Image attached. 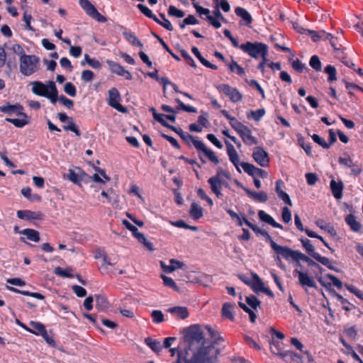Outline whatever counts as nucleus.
Here are the masks:
<instances>
[{"label":"nucleus","mask_w":363,"mask_h":363,"mask_svg":"<svg viewBox=\"0 0 363 363\" xmlns=\"http://www.w3.org/2000/svg\"><path fill=\"white\" fill-rule=\"evenodd\" d=\"M183 349L178 351L177 363H216L220 350L208 344L199 325L183 329Z\"/></svg>","instance_id":"obj_1"},{"label":"nucleus","mask_w":363,"mask_h":363,"mask_svg":"<svg viewBox=\"0 0 363 363\" xmlns=\"http://www.w3.org/2000/svg\"><path fill=\"white\" fill-rule=\"evenodd\" d=\"M23 106L18 103L11 104L9 102H6L5 104L0 106V111L1 113L10 116H16L21 117V118H6L7 122L12 123L17 128H23L29 123L28 116L23 112Z\"/></svg>","instance_id":"obj_2"},{"label":"nucleus","mask_w":363,"mask_h":363,"mask_svg":"<svg viewBox=\"0 0 363 363\" xmlns=\"http://www.w3.org/2000/svg\"><path fill=\"white\" fill-rule=\"evenodd\" d=\"M30 84L33 86L32 92L34 94L50 99L53 104L57 101L58 91L53 81H49L47 85L40 81L32 82Z\"/></svg>","instance_id":"obj_3"},{"label":"nucleus","mask_w":363,"mask_h":363,"mask_svg":"<svg viewBox=\"0 0 363 363\" xmlns=\"http://www.w3.org/2000/svg\"><path fill=\"white\" fill-rule=\"evenodd\" d=\"M240 48L244 52L255 59L264 57V56L268 55V47L262 43H251L247 41L245 43L241 44Z\"/></svg>","instance_id":"obj_4"},{"label":"nucleus","mask_w":363,"mask_h":363,"mask_svg":"<svg viewBox=\"0 0 363 363\" xmlns=\"http://www.w3.org/2000/svg\"><path fill=\"white\" fill-rule=\"evenodd\" d=\"M20 72L25 76H30L38 69L40 59L34 55H26L20 57Z\"/></svg>","instance_id":"obj_5"},{"label":"nucleus","mask_w":363,"mask_h":363,"mask_svg":"<svg viewBox=\"0 0 363 363\" xmlns=\"http://www.w3.org/2000/svg\"><path fill=\"white\" fill-rule=\"evenodd\" d=\"M300 241L303 247L309 256L321 263L323 265L327 267L328 269L338 272V269L333 267L332 262L328 258L321 256L315 251V247L310 240L307 238H301Z\"/></svg>","instance_id":"obj_6"},{"label":"nucleus","mask_w":363,"mask_h":363,"mask_svg":"<svg viewBox=\"0 0 363 363\" xmlns=\"http://www.w3.org/2000/svg\"><path fill=\"white\" fill-rule=\"evenodd\" d=\"M272 250L276 252L277 255H281L283 258L288 261L292 259L298 262V257L301 253L298 251L293 250L287 246H281L277 243H273Z\"/></svg>","instance_id":"obj_7"},{"label":"nucleus","mask_w":363,"mask_h":363,"mask_svg":"<svg viewBox=\"0 0 363 363\" xmlns=\"http://www.w3.org/2000/svg\"><path fill=\"white\" fill-rule=\"evenodd\" d=\"M108 104L116 109L118 111L125 113L128 112V109L126 107L122 106L120 104V101L121 100L120 93L118 90L113 87L108 90Z\"/></svg>","instance_id":"obj_8"},{"label":"nucleus","mask_w":363,"mask_h":363,"mask_svg":"<svg viewBox=\"0 0 363 363\" xmlns=\"http://www.w3.org/2000/svg\"><path fill=\"white\" fill-rule=\"evenodd\" d=\"M217 89L223 92L225 96L229 97L233 103L240 101L242 99V94L234 87L226 84H219L216 86Z\"/></svg>","instance_id":"obj_9"},{"label":"nucleus","mask_w":363,"mask_h":363,"mask_svg":"<svg viewBox=\"0 0 363 363\" xmlns=\"http://www.w3.org/2000/svg\"><path fill=\"white\" fill-rule=\"evenodd\" d=\"M252 157L261 167H267L269 163L268 153L261 147L257 146L254 149Z\"/></svg>","instance_id":"obj_10"},{"label":"nucleus","mask_w":363,"mask_h":363,"mask_svg":"<svg viewBox=\"0 0 363 363\" xmlns=\"http://www.w3.org/2000/svg\"><path fill=\"white\" fill-rule=\"evenodd\" d=\"M106 63L112 73L118 76L124 77L127 80H131L133 79L131 73L118 62L111 60H107Z\"/></svg>","instance_id":"obj_11"},{"label":"nucleus","mask_w":363,"mask_h":363,"mask_svg":"<svg viewBox=\"0 0 363 363\" xmlns=\"http://www.w3.org/2000/svg\"><path fill=\"white\" fill-rule=\"evenodd\" d=\"M57 118L62 123H64L65 121L68 122L67 125H65L62 126V128L65 130L72 131V132L74 133L77 136L81 135L78 126L74 122L73 118L67 116L65 113H58Z\"/></svg>","instance_id":"obj_12"},{"label":"nucleus","mask_w":363,"mask_h":363,"mask_svg":"<svg viewBox=\"0 0 363 363\" xmlns=\"http://www.w3.org/2000/svg\"><path fill=\"white\" fill-rule=\"evenodd\" d=\"M17 217L21 220L27 221L41 220L43 219L44 214L40 211L19 210L17 211Z\"/></svg>","instance_id":"obj_13"},{"label":"nucleus","mask_w":363,"mask_h":363,"mask_svg":"<svg viewBox=\"0 0 363 363\" xmlns=\"http://www.w3.org/2000/svg\"><path fill=\"white\" fill-rule=\"evenodd\" d=\"M240 164L246 173H247L249 175L253 177L259 176L262 178H266L267 177V173L266 171H264L262 169L256 167L255 165L252 164L243 162H241Z\"/></svg>","instance_id":"obj_14"},{"label":"nucleus","mask_w":363,"mask_h":363,"mask_svg":"<svg viewBox=\"0 0 363 363\" xmlns=\"http://www.w3.org/2000/svg\"><path fill=\"white\" fill-rule=\"evenodd\" d=\"M270 345L271 352L276 355L280 356L282 358H285L287 356H289L291 359H293L294 356L299 358V356L296 355V354L293 352H282V343L278 341L272 340Z\"/></svg>","instance_id":"obj_15"},{"label":"nucleus","mask_w":363,"mask_h":363,"mask_svg":"<svg viewBox=\"0 0 363 363\" xmlns=\"http://www.w3.org/2000/svg\"><path fill=\"white\" fill-rule=\"evenodd\" d=\"M193 4H194V7L195 8L196 11L200 15H205L206 16V19L215 28H219L221 26L220 22H219L213 16L210 15V10L209 9L203 8L202 6H201L196 4H194V3Z\"/></svg>","instance_id":"obj_16"},{"label":"nucleus","mask_w":363,"mask_h":363,"mask_svg":"<svg viewBox=\"0 0 363 363\" xmlns=\"http://www.w3.org/2000/svg\"><path fill=\"white\" fill-rule=\"evenodd\" d=\"M160 267L164 272L172 273L178 269H184L186 267V264L183 262L171 259L169 260V264H166L162 261H160Z\"/></svg>","instance_id":"obj_17"},{"label":"nucleus","mask_w":363,"mask_h":363,"mask_svg":"<svg viewBox=\"0 0 363 363\" xmlns=\"http://www.w3.org/2000/svg\"><path fill=\"white\" fill-rule=\"evenodd\" d=\"M225 143L226 145L227 153L230 161L235 165L237 170L239 172H241V170L239 168V155L236 150L235 149L234 146L228 140H225Z\"/></svg>","instance_id":"obj_18"},{"label":"nucleus","mask_w":363,"mask_h":363,"mask_svg":"<svg viewBox=\"0 0 363 363\" xmlns=\"http://www.w3.org/2000/svg\"><path fill=\"white\" fill-rule=\"evenodd\" d=\"M295 272L298 274V281L301 286L317 289L313 278L310 277L307 274L300 272L298 269H296Z\"/></svg>","instance_id":"obj_19"},{"label":"nucleus","mask_w":363,"mask_h":363,"mask_svg":"<svg viewBox=\"0 0 363 363\" xmlns=\"http://www.w3.org/2000/svg\"><path fill=\"white\" fill-rule=\"evenodd\" d=\"M29 325L31 328H30V330H27L28 332L35 334L36 335H47V330L45 329V325L43 323L31 320L29 323Z\"/></svg>","instance_id":"obj_20"},{"label":"nucleus","mask_w":363,"mask_h":363,"mask_svg":"<svg viewBox=\"0 0 363 363\" xmlns=\"http://www.w3.org/2000/svg\"><path fill=\"white\" fill-rule=\"evenodd\" d=\"M239 135L247 145H257L258 143L257 139L252 135L251 130L247 127L240 133Z\"/></svg>","instance_id":"obj_21"},{"label":"nucleus","mask_w":363,"mask_h":363,"mask_svg":"<svg viewBox=\"0 0 363 363\" xmlns=\"http://www.w3.org/2000/svg\"><path fill=\"white\" fill-rule=\"evenodd\" d=\"M247 196L256 201L264 203L268 200V196L266 192L262 191L259 192L253 191L247 188H243Z\"/></svg>","instance_id":"obj_22"},{"label":"nucleus","mask_w":363,"mask_h":363,"mask_svg":"<svg viewBox=\"0 0 363 363\" xmlns=\"http://www.w3.org/2000/svg\"><path fill=\"white\" fill-rule=\"evenodd\" d=\"M208 183L210 184V188L213 194L216 195L218 198L223 196L221 193L222 186L220 184V179L217 177H211L208 179Z\"/></svg>","instance_id":"obj_23"},{"label":"nucleus","mask_w":363,"mask_h":363,"mask_svg":"<svg viewBox=\"0 0 363 363\" xmlns=\"http://www.w3.org/2000/svg\"><path fill=\"white\" fill-rule=\"evenodd\" d=\"M343 188H344V185L341 181L337 182L334 179L331 180L330 189H331L333 196L335 199H340L342 198Z\"/></svg>","instance_id":"obj_24"},{"label":"nucleus","mask_w":363,"mask_h":363,"mask_svg":"<svg viewBox=\"0 0 363 363\" xmlns=\"http://www.w3.org/2000/svg\"><path fill=\"white\" fill-rule=\"evenodd\" d=\"M258 216L262 221L265 222L274 228L281 229L283 228V226L281 224L276 222L271 216H269L262 210L259 211Z\"/></svg>","instance_id":"obj_25"},{"label":"nucleus","mask_w":363,"mask_h":363,"mask_svg":"<svg viewBox=\"0 0 363 363\" xmlns=\"http://www.w3.org/2000/svg\"><path fill=\"white\" fill-rule=\"evenodd\" d=\"M235 14L240 17L244 21L245 25L249 26L252 22V18L250 13L244 8L236 7L235 9Z\"/></svg>","instance_id":"obj_26"},{"label":"nucleus","mask_w":363,"mask_h":363,"mask_svg":"<svg viewBox=\"0 0 363 363\" xmlns=\"http://www.w3.org/2000/svg\"><path fill=\"white\" fill-rule=\"evenodd\" d=\"M6 288L10 291H13V292H15V293H17V294H23L24 296H30V297H33V298H38V299H40V300H43L45 299V296L40 294V293H38V292H30V291H22V290H20V289H18L13 286H9V285H6Z\"/></svg>","instance_id":"obj_27"},{"label":"nucleus","mask_w":363,"mask_h":363,"mask_svg":"<svg viewBox=\"0 0 363 363\" xmlns=\"http://www.w3.org/2000/svg\"><path fill=\"white\" fill-rule=\"evenodd\" d=\"M167 311L174 314L177 318L185 319L189 316V311L185 306H174L167 309Z\"/></svg>","instance_id":"obj_28"},{"label":"nucleus","mask_w":363,"mask_h":363,"mask_svg":"<svg viewBox=\"0 0 363 363\" xmlns=\"http://www.w3.org/2000/svg\"><path fill=\"white\" fill-rule=\"evenodd\" d=\"M19 233L26 235L28 240L35 242H38L40 240L39 232L34 229L26 228L21 230Z\"/></svg>","instance_id":"obj_29"},{"label":"nucleus","mask_w":363,"mask_h":363,"mask_svg":"<svg viewBox=\"0 0 363 363\" xmlns=\"http://www.w3.org/2000/svg\"><path fill=\"white\" fill-rule=\"evenodd\" d=\"M123 224L125 226V228L132 232L133 236L138 239V241H145V235L140 233L138 228L131 224L129 221L124 220L123 221Z\"/></svg>","instance_id":"obj_30"},{"label":"nucleus","mask_w":363,"mask_h":363,"mask_svg":"<svg viewBox=\"0 0 363 363\" xmlns=\"http://www.w3.org/2000/svg\"><path fill=\"white\" fill-rule=\"evenodd\" d=\"M345 222L352 231L359 232L361 230L362 224L356 220L354 215H347L345 218Z\"/></svg>","instance_id":"obj_31"},{"label":"nucleus","mask_w":363,"mask_h":363,"mask_svg":"<svg viewBox=\"0 0 363 363\" xmlns=\"http://www.w3.org/2000/svg\"><path fill=\"white\" fill-rule=\"evenodd\" d=\"M252 277L254 282L251 283L250 287L255 293L259 294L263 291L265 286L263 281L257 274H252Z\"/></svg>","instance_id":"obj_32"},{"label":"nucleus","mask_w":363,"mask_h":363,"mask_svg":"<svg viewBox=\"0 0 363 363\" xmlns=\"http://www.w3.org/2000/svg\"><path fill=\"white\" fill-rule=\"evenodd\" d=\"M206 328L208 331L211 338L213 340L212 342H208V344H213V346H215V345H218L220 342L224 341L220 335L212 328L210 326H206ZM214 347L216 348V347Z\"/></svg>","instance_id":"obj_33"},{"label":"nucleus","mask_w":363,"mask_h":363,"mask_svg":"<svg viewBox=\"0 0 363 363\" xmlns=\"http://www.w3.org/2000/svg\"><path fill=\"white\" fill-rule=\"evenodd\" d=\"M169 128L177 133L180 136V138L188 145L191 144V140H193L194 136L190 135L189 133L184 132L182 128H177L174 126H169Z\"/></svg>","instance_id":"obj_34"},{"label":"nucleus","mask_w":363,"mask_h":363,"mask_svg":"<svg viewBox=\"0 0 363 363\" xmlns=\"http://www.w3.org/2000/svg\"><path fill=\"white\" fill-rule=\"evenodd\" d=\"M189 214L194 219L198 220L203 216V208L199 204L194 202L191 205Z\"/></svg>","instance_id":"obj_35"},{"label":"nucleus","mask_w":363,"mask_h":363,"mask_svg":"<svg viewBox=\"0 0 363 363\" xmlns=\"http://www.w3.org/2000/svg\"><path fill=\"white\" fill-rule=\"evenodd\" d=\"M31 191V189L28 186L23 188L21 191L23 196H25L30 201H40L41 196L38 194H33Z\"/></svg>","instance_id":"obj_36"},{"label":"nucleus","mask_w":363,"mask_h":363,"mask_svg":"<svg viewBox=\"0 0 363 363\" xmlns=\"http://www.w3.org/2000/svg\"><path fill=\"white\" fill-rule=\"evenodd\" d=\"M234 305L230 303H225L222 307V315L230 320H233L234 315L233 314Z\"/></svg>","instance_id":"obj_37"},{"label":"nucleus","mask_w":363,"mask_h":363,"mask_svg":"<svg viewBox=\"0 0 363 363\" xmlns=\"http://www.w3.org/2000/svg\"><path fill=\"white\" fill-rule=\"evenodd\" d=\"M125 39L133 45L138 46L140 48L143 47V44L141 43L140 40L135 36L133 33L131 32H125L123 33Z\"/></svg>","instance_id":"obj_38"},{"label":"nucleus","mask_w":363,"mask_h":363,"mask_svg":"<svg viewBox=\"0 0 363 363\" xmlns=\"http://www.w3.org/2000/svg\"><path fill=\"white\" fill-rule=\"evenodd\" d=\"M160 82L163 85V94L164 97H167V88L171 86L172 89H173L176 92L180 93L181 91L178 90V86L172 83L166 77H160Z\"/></svg>","instance_id":"obj_39"},{"label":"nucleus","mask_w":363,"mask_h":363,"mask_svg":"<svg viewBox=\"0 0 363 363\" xmlns=\"http://www.w3.org/2000/svg\"><path fill=\"white\" fill-rule=\"evenodd\" d=\"M80 6L89 16L96 9V7L89 0H79Z\"/></svg>","instance_id":"obj_40"},{"label":"nucleus","mask_w":363,"mask_h":363,"mask_svg":"<svg viewBox=\"0 0 363 363\" xmlns=\"http://www.w3.org/2000/svg\"><path fill=\"white\" fill-rule=\"evenodd\" d=\"M318 226H319L321 229L325 230L329 233L331 236L335 237L337 235V232L335 228L331 225L330 223L324 224L323 220H320L316 222Z\"/></svg>","instance_id":"obj_41"},{"label":"nucleus","mask_w":363,"mask_h":363,"mask_svg":"<svg viewBox=\"0 0 363 363\" xmlns=\"http://www.w3.org/2000/svg\"><path fill=\"white\" fill-rule=\"evenodd\" d=\"M96 306L99 309H105L108 306V303L106 297L102 295H95Z\"/></svg>","instance_id":"obj_42"},{"label":"nucleus","mask_w":363,"mask_h":363,"mask_svg":"<svg viewBox=\"0 0 363 363\" xmlns=\"http://www.w3.org/2000/svg\"><path fill=\"white\" fill-rule=\"evenodd\" d=\"M199 21L193 15H189L182 21L179 22V27L181 29L185 28L186 25L198 24Z\"/></svg>","instance_id":"obj_43"},{"label":"nucleus","mask_w":363,"mask_h":363,"mask_svg":"<svg viewBox=\"0 0 363 363\" xmlns=\"http://www.w3.org/2000/svg\"><path fill=\"white\" fill-rule=\"evenodd\" d=\"M227 65L228 66L230 72H236V73L240 76L245 75V72L244 69L240 67L235 60H233L231 63L227 64Z\"/></svg>","instance_id":"obj_44"},{"label":"nucleus","mask_w":363,"mask_h":363,"mask_svg":"<svg viewBox=\"0 0 363 363\" xmlns=\"http://www.w3.org/2000/svg\"><path fill=\"white\" fill-rule=\"evenodd\" d=\"M160 277L162 279L164 285L165 286L169 287L175 291H179V287L177 286L173 279L168 277L165 275H161Z\"/></svg>","instance_id":"obj_45"},{"label":"nucleus","mask_w":363,"mask_h":363,"mask_svg":"<svg viewBox=\"0 0 363 363\" xmlns=\"http://www.w3.org/2000/svg\"><path fill=\"white\" fill-rule=\"evenodd\" d=\"M265 114L264 108H259L257 111H250L247 116L248 118H252L255 121H259L261 118Z\"/></svg>","instance_id":"obj_46"},{"label":"nucleus","mask_w":363,"mask_h":363,"mask_svg":"<svg viewBox=\"0 0 363 363\" xmlns=\"http://www.w3.org/2000/svg\"><path fill=\"white\" fill-rule=\"evenodd\" d=\"M84 60L94 69H100L101 68V63L94 58H91L88 54L84 55Z\"/></svg>","instance_id":"obj_47"},{"label":"nucleus","mask_w":363,"mask_h":363,"mask_svg":"<svg viewBox=\"0 0 363 363\" xmlns=\"http://www.w3.org/2000/svg\"><path fill=\"white\" fill-rule=\"evenodd\" d=\"M231 127L239 134L243 130L245 129L247 126L243 125L242 123L238 121L235 117L233 118H230V121L229 122Z\"/></svg>","instance_id":"obj_48"},{"label":"nucleus","mask_w":363,"mask_h":363,"mask_svg":"<svg viewBox=\"0 0 363 363\" xmlns=\"http://www.w3.org/2000/svg\"><path fill=\"white\" fill-rule=\"evenodd\" d=\"M324 72L328 74V82L335 81L337 79L336 77V69L333 65H328L325 67Z\"/></svg>","instance_id":"obj_49"},{"label":"nucleus","mask_w":363,"mask_h":363,"mask_svg":"<svg viewBox=\"0 0 363 363\" xmlns=\"http://www.w3.org/2000/svg\"><path fill=\"white\" fill-rule=\"evenodd\" d=\"M309 65L315 71H317V72L321 71V69H322L321 62L317 55H313L311 57Z\"/></svg>","instance_id":"obj_50"},{"label":"nucleus","mask_w":363,"mask_h":363,"mask_svg":"<svg viewBox=\"0 0 363 363\" xmlns=\"http://www.w3.org/2000/svg\"><path fill=\"white\" fill-rule=\"evenodd\" d=\"M168 14L170 16H174L176 18H183L185 16V12L175 7L174 6H170L168 9Z\"/></svg>","instance_id":"obj_51"},{"label":"nucleus","mask_w":363,"mask_h":363,"mask_svg":"<svg viewBox=\"0 0 363 363\" xmlns=\"http://www.w3.org/2000/svg\"><path fill=\"white\" fill-rule=\"evenodd\" d=\"M246 302L254 310H257L261 304V301L253 295L246 297Z\"/></svg>","instance_id":"obj_52"},{"label":"nucleus","mask_w":363,"mask_h":363,"mask_svg":"<svg viewBox=\"0 0 363 363\" xmlns=\"http://www.w3.org/2000/svg\"><path fill=\"white\" fill-rule=\"evenodd\" d=\"M65 92L72 97L77 95V89L72 82H67L64 86Z\"/></svg>","instance_id":"obj_53"},{"label":"nucleus","mask_w":363,"mask_h":363,"mask_svg":"<svg viewBox=\"0 0 363 363\" xmlns=\"http://www.w3.org/2000/svg\"><path fill=\"white\" fill-rule=\"evenodd\" d=\"M145 344L156 353L159 352V342L153 340L152 337H146L145 339Z\"/></svg>","instance_id":"obj_54"},{"label":"nucleus","mask_w":363,"mask_h":363,"mask_svg":"<svg viewBox=\"0 0 363 363\" xmlns=\"http://www.w3.org/2000/svg\"><path fill=\"white\" fill-rule=\"evenodd\" d=\"M300 260L307 262L309 266H314V267H316L317 268L320 269V270H322V267L318 263H316L315 261H313L312 259H311L309 257L305 255L302 252L300 253V255L298 257V262Z\"/></svg>","instance_id":"obj_55"},{"label":"nucleus","mask_w":363,"mask_h":363,"mask_svg":"<svg viewBox=\"0 0 363 363\" xmlns=\"http://www.w3.org/2000/svg\"><path fill=\"white\" fill-rule=\"evenodd\" d=\"M167 120L170 121L171 122H174L175 121V114L165 115V114L160 113V124L169 128V126H171V125L167 123Z\"/></svg>","instance_id":"obj_56"},{"label":"nucleus","mask_w":363,"mask_h":363,"mask_svg":"<svg viewBox=\"0 0 363 363\" xmlns=\"http://www.w3.org/2000/svg\"><path fill=\"white\" fill-rule=\"evenodd\" d=\"M67 178L69 181L77 184H79L82 179V177L72 169L69 170Z\"/></svg>","instance_id":"obj_57"},{"label":"nucleus","mask_w":363,"mask_h":363,"mask_svg":"<svg viewBox=\"0 0 363 363\" xmlns=\"http://www.w3.org/2000/svg\"><path fill=\"white\" fill-rule=\"evenodd\" d=\"M312 139L313 141L316 143H318L319 145H320L322 147L325 149H329L330 148V144H328V143L325 142V140L320 137L317 134H313L311 135Z\"/></svg>","instance_id":"obj_58"},{"label":"nucleus","mask_w":363,"mask_h":363,"mask_svg":"<svg viewBox=\"0 0 363 363\" xmlns=\"http://www.w3.org/2000/svg\"><path fill=\"white\" fill-rule=\"evenodd\" d=\"M82 80L84 82H91L94 78V73L89 69L84 70L82 72L81 76Z\"/></svg>","instance_id":"obj_59"},{"label":"nucleus","mask_w":363,"mask_h":363,"mask_svg":"<svg viewBox=\"0 0 363 363\" xmlns=\"http://www.w3.org/2000/svg\"><path fill=\"white\" fill-rule=\"evenodd\" d=\"M291 66L294 70L298 73H302L306 68V65L303 64L298 59L294 60L291 62Z\"/></svg>","instance_id":"obj_60"},{"label":"nucleus","mask_w":363,"mask_h":363,"mask_svg":"<svg viewBox=\"0 0 363 363\" xmlns=\"http://www.w3.org/2000/svg\"><path fill=\"white\" fill-rule=\"evenodd\" d=\"M180 53L182 57L186 61V62L192 67L196 68V65L193 58L185 50H180Z\"/></svg>","instance_id":"obj_61"},{"label":"nucleus","mask_w":363,"mask_h":363,"mask_svg":"<svg viewBox=\"0 0 363 363\" xmlns=\"http://www.w3.org/2000/svg\"><path fill=\"white\" fill-rule=\"evenodd\" d=\"M345 333L347 337L353 340H356L358 335L357 330H356L354 326L346 328L345 330Z\"/></svg>","instance_id":"obj_62"},{"label":"nucleus","mask_w":363,"mask_h":363,"mask_svg":"<svg viewBox=\"0 0 363 363\" xmlns=\"http://www.w3.org/2000/svg\"><path fill=\"white\" fill-rule=\"evenodd\" d=\"M281 218L284 223H289L291 220V213L289 208L286 206L282 208Z\"/></svg>","instance_id":"obj_63"},{"label":"nucleus","mask_w":363,"mask_h":363,"mask_svg":"<svg viewBox=\"0 0 363 363\" xmlns=\"http://www.w3.org/2000/svg\"><path fill=\"white\" fill-rule=\"evenodd\" d=\"M60 101L64 106H65L67 108L71 109L74 106V101L64 95H61L58 97L57 101Z\"/></svg>","instance_id":"obj_64"}]
</instances>
